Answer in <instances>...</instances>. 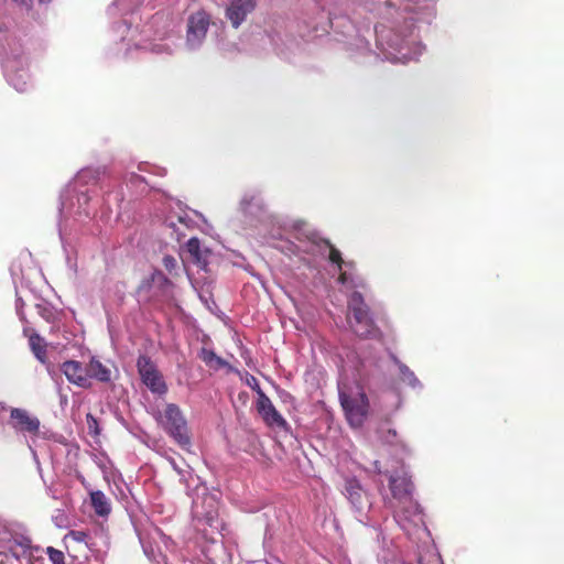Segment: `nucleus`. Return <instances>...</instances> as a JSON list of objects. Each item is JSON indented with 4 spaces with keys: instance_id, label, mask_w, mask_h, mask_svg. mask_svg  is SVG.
Segmentation results:
<instances>
[{
    "instance_id": "a211bd4d",
    "label": "nucleus",
    "mask_w": 564,
    "mask_h": 564,
    "mask_svg": "<svg viewBox=\"0 0 564 564\" xmlns=\"http://www.w3.org/2000/svg\"><path fill=\"white\" fill-rule=\"evenodd\" d=\"M256 6V0H228L225 4V18L234 29H238L254 11Z\"/></svg>"
},
{
    "instance_id": "2f4dec72",
    "label": "nucleus",
    "mask_w": 564,
    "mask_h": 564,
    "mask_svg": "<svg viewBox=\"0 0 564 564\" xmlns=\"http://www.w3.org/2000/svg\"><path fill=\"white\" fill-rule=\"evenodd\" d=\"M47 554L53 564H65V562H64L65 557H64L63 552H61L52 546H48Z\"/></svg>"
},
{
    "instance_id": "6e6552de",
    "label": "nucleus",
    "mask_w": 564,
    "mask_h": 564,
    "mask_svg": "<svg viewBox=\"0 0 564 564\" xmlns=\"http://www.w3.org/2000/svg\"><path fill=\"white\" fill-rule=\"evenodd\" d=\"M346 357L348 365L362 381H369L383 372L382 354L371 344H358Z\"/></svg>"
},
{
    "instance_id": "f257e3e1",
    "label": "nucleus",
    "mask_w": 564,
    "mask_h": 564,
    "mask_svg": "<svg viewBox=\"0 0 564 564\" xmlns=\"http://www.w3.org/2000/svg\"><path fill=\"white\" fill-rule=\"evenodd\" d=\"M237 210L246 225L272 239V246L296 263H315L329 253V241L307 223L272 212L260 187L247 188Z\"/></svg>"
},
{
    "instance_id": "f704fd0d",
    "label": "nucleus",
    "mask_w": 564,
    "mask_h": 564,
    "mask_svg": "<svg viewBox=\"0 0 564 564\" xmlns=\"http://www.w3.org/2000/svg\"><path fill=\"white\" fill-rule=\"evenodd\" d=\"M14 2L30 9L32 7L33 0H13ZM52 0H39L40 3H48Z\"/></svg>"
},
{
    "instance_id": "72a5a7b5",
    "label": "nucleus",
    "mask_w": 564,
    "mask_h": 564,
    "mask_svg": "<svg viewBox=\"0 0 564 564\" xmlns=\"http://www.w3.org/2000/svg\"><path fill=\"white\" fill-rule=\"evenodd\" d=\"M73 540L77 541V542H83L85 543L86 545L88 544V540H89V534L85 531H80V530H74V531H70L69 534H68Z\"/></svg>"
},
{
    "instance_id": "7c9ffc66",
    "label": "nucleus",
    "mask_w": 564,
    "mask_h": 564,
    "mask_svg": "<svg viewBox=\"0 0 564 564\" xmlns=\"http://www.w3.org/2000/svg\"><path fill=\"white\" fill-rule=\"evenodd\" d=\"M202 358L207 365L212 364L213 361H216L218 366H224L226 364L224 359L218 357L213 350L203 349Z\"/></svg>"
},
{
    "instance_id": "4c0bfd02",
    "label": "nucleus",
    "mask_w": 564,
    "mask_h": 564,
    "mask_svg": "<svg viewBox=\"0 0 564 564\" xmlns=\"http://www.w3.org/2000/svg\"><path fill=\"white\" fill-rule=\"evenodd\" d=\"M397 438V432L395 431H389L388 432V436H387V441L388 442H392V440Z\"/></svg>"
},
{
    "instance_id": "b1692460",
    "label": "nucleus",
    "mask_w": 564,
    "mask_h": 564,
    "mask_svg": "<svg viewBox=\"0 0 564 564\" xmlns=\"http://www.w3.org/2000/svg\"><path fill=\"white\" fill-rule=\"evenodd\" d=\"M150 282L162 296H173L174 283L161 270L155 269L151 273Z\"/></svg>"
},
{
    "instance_id": "412c9836",
    "label": "nucleus",
    "mask_w": 564,
    "mask_h": 564,
    "mask_svg": "<svg viewBox=\"0 0 564 564\" xmlns=\"http://www.w3.org/2000/svg\"><path fill=\"white\" fill-rule=\"evenodd\" d=\"M14 536L8 550L17 557H26L32 554V540L28 533V529L21 523V530L13 531Z\"/></svg>"
},
{
    "instance_id": "9d476101",
    "label": "nucleus",
    "mask_w": 564,
    "mask_h": 564,
    "mask_svg": "<svg viewBox=\"0 0 564 564\" xmlns=\"http://www.w3.org/2000/svg\"><path fill=\"white\" fill-rule=\"evenodd\" d=\"M154 417L180 447L188 449L192 446L187 420L177 404L167 403L163 413L158 412Z\"/></svg>"
},
{
    "instance_id": "6ab92c4d",
    "label": "nucleus",
    "mask_w": 564,
    "mask_h": 564,
    "mask_svg": "<svg viewBox=\"0 0 564 564\" xmlns=\"http://www.w3.org/2000/svg\"><path fill=\"white\" fill-rule=\"evenodd\" d=\"M256 386L258 393L257 410L264 422L270 426L286 429V420L276 411L270 398L261 390L259 383L256 382Z\"/></svg>"
},
{
    "instance_id": "473e14b6",
    "label": "nucleus",
    "mask_w": 564,
    "mask_h": 564,
    "mask_svg": "<svg viewBox=\"0 0 564 564\" xmlns=\"http://www.w3.org/2000/svg\"><path fill=\"white\" fill-rule=\"evenodd\" d=\"M86 422L90 434L98 435L100 433L98 420L93 414L86 415Z\"/></svg>"
},
{
    "instance_id": "0eeeda50",
    "label": "nucleus",
    "mask_w": 564,
    "mask_h": 564,
    "mask_svg": "<svg viewBox=\"0 0 564 564\" xmlns=\"http://www.w3.org/2000/svg\"><path fill=\"white\" fill-rule=\"evenodd\" d=\"M192 516L195 529L202 531L204 539L215 542L216 535H221L224 525L218 517V499L208 494L207 488L203 487L202 492L193 499Z\"/></svg>"
},
{
    "instance_id": "dca6fc26",
    "label": "nucleus",
    "mask_w": 564,
    "mask_h": 564,
    "mask_svg": "<svg viewBox=\"0 0 564 564\" xmlns=\"http://www.w3.org/2000/svg\"><path fill=\"white\" fill-rule=\"evenodd\" d=\"M8 425L18 435L34 438L40 433L41 421L36 415L25 409L11 408Z\"/></svg>"
},
{
    "instance_id": "58836bf2",
    "label": "nucleus",
    "mask_w": 564,
    "mask_h": 564,
    "mask_svg": "<svg viewBox=\"0 0 564 564\" xmlns=\"http://www.w3.org/2000/svg\"><path fill=\"white\" fill-rule=\"evenodd\" d=\"M251 381L252 382H249V386L254 390L257 391V386H256V382L258 383L257 379L254 377H251Z\"/></svg>"
},
{
    "instance_id": "ea45409f",
    "label": "nucleus",
    "mask_w": 564,
    "mask_h": 564,
    "mask_svg": "<svg viewBox=\"0 0 564 564\" xmlns=\"http://www.w3.org/2000/svg\"><path fill=\"white\" fill-rule=\"evenodd\" d=\"M29 447H30V449H31V452H32V454H33V457H34V459H35L36 464L40 466V463H39V460H37L36 452L32 448V446H31V445H29Z\"/></svg>"
},
{
    "instance_id": "5701e85b",
    "label": "nucleus",
    "mask_w": 564,
    "mask_h": 564,
    "mask_svg": "<svg viewBox=\"0 0 564 564\" xmlns=\"http://www.w3.org/2000/svg\"><path fill=\"white\" fill-rule=\"evenodd\" d=\"M390 359L397 367L398 376L402 383L406 384L414 391L420 392L423 390L424 386L413 370H411L404 362H402L393 352H390Z\"/></svg>"
},
{
    "instance_id": "f03ea898",
    "label": "nucleus",
    "mask_w": 564,
    "mask_h": 564,
    "mask_svg": "<svg viewBox=\"0 0 564 564\" xmlns=\"http://www.w3.org/2000/svg\"><path fill=\"white\" fill-rule=\"evenodd\" d=\"M436 0H364L367 11L381 17L376 28L377 56L391 63L416 61L424 51L416 22L431 23Z\"/></svg>"
},
{
    "instance_id": "f8f14e48",
    "label": "nucleus",
    "mask_w": 564,
    "mask_h": 564,
    "mask_svg": "<svg viewBox=\"0 0 564 564\" xmlns=\"http://www.w3.org/2000/svg\"><path fill=\"white\" fill-rule=\"evenodd\" d=\"M3 68L7 82L17 91L24 93L32 87L29 58L23 53L8 55L4 59Z\"/></svg>"
},
{
    "instance_id": "e433bc0d",
    "label": "nucleus",
    "mask_w": 564,
    "mask_h": 564,
    "mask_svg": "<svg viewBox=\"0 0 564 564\" xmlns=\"http://www.w3.org/2000/svg\"><path fill=\"white\" fill-rule=\"evenodd\" d=\"M123 1L124 0H115V4L118 6V7H121V6H123ZM128 1L131 2V3H134V2L135 3H142V2H144V0H128Z\"/></svg>"
},
{
    "instance_id": "cd10ccee",
    "label": "nucleus",
    "mask_w": 564,
    "mask_h": 564,
    "mask_svg": "<svg viewBox=\"0 0 564 564\" xmlns=\"http://www.w3.org/2000/svg\"><path fill=\"white\" fill-rule=\"evenodd\" d=\"M21 530V523L19 522H6L0 524V543L8 549L13 540V531Z\"/></svg>"
},
{
    "instance_id": "f3484780",
    "label": "nucleus",
    "mask_w": 564,
    "mask_h": 564,
    "mask_svg": "<svg viewBox=\"0 0 564 564\" xmlns=\"http://www.w3.org/2000/svg\"><path fill=\"white\" fill-rule=\"evenodd\" d=\"M186 251L192 261L204 272H212V267L218 262V254L206 247L196 237L186 242Z\"/></svg>"
},
{
    "instance_id": "a878e982",
    "label": "nucleus",
    "mask_w": 564,
    "mask_h": 564,
    "mask_svg": "<svg viewBox=\"0 0 564 564\" xmlns=\"http://www.w3.org/2000/svg\"><path fill=\"white\" fill-rule=\"evenodd\" d=\"M87 378H94L101 382L111 380V371L104 366L98 359L93 358L86 368Z\"/></svg>"
},
{
    "instance_id": "4be33fe9",
    "label": "nucleus",
    "mask_w": 564,
    "mask_h": 564,
    "mask_svg": "<svg viewBox=\"0 0 564 564\" xmlns=\"http://www.w3.org/2000/svg\"><path fill=\"white\" fill-rule=\"evenodd\" d=\"M62 372L67 380L80 388H86L89 384L86 369L76 360H67L61 367Z\"/></svg>"
},
{
    "instance_id": "bb28decb",
    "label": "nucleus",
    "mask_w": 564,
    "mask_h": 564,
    "mask_svg": "<svg viewBox=\"0 0 564 564\" xmlns=\"http://www.w3.org/2000/svg\"><path fill=\"white\" fill-rule=\"evenodd\" d=\"M189 281H191V285L192 288L195 290V292L197 293L199 300L204 303V304H208L209 301H212V282H204V283H200V281L198 279H192L189 275Z\"/></svg>"
},
{
    "instance_id": "4468645a",
    "label": "nucleus",
    "mask_w": 564,
    "mask_h": 564,
    "mask_svg": "<svg viewBox=\"0 0 564 564\" xmlns=\"http://www.w3.org/2000/svg\"><path fill=\"white\" fill-rule=\"evenodd\" d=\"M137 369L142 383L153 393L162 397L167 393V384L156 365L147 355L137 359Z\"/></svg>"
},
{
    "instance_id": "c9c22d12",
    "label": "nucleus",
    "mask_w": 564,
    "mask_h": 564,
    "mask_svg": "<svg viewBox=\"0 0 564 564\" xmlns=\"http://www.w3.org/2000/svg\"><path fill=\"white\" fill-rule=\"evenodd\" d=\"M23 306H24V302H23V300H22L21 297H17V301H15V310H17V313H18V315H19V317H20L21 319H23V318H24V316H23V312H22Z\"/></svg>"
},
{
    "instance_id": "aec40b11",
    "label": "nucleus",
    "mask_w": 564,
    "mask_h": 564,
    "mask_svg": "<svg viewBox=\"0 0 564 564\" xmlns=\"http://www.w3.org/2000/svg\"><path fill=\"white\" fill-rule=\"evenodd\" d=\"M175 205L177 210L172 212L173 215L169 216L166 219V225L169 227L175 229L176 224L174 218H176L178 224L185 226L186 228H194L198 226L197 220L206 223L205 217L200 213L188 209L187 207L183 206L181 202H175Z\"/></svg>"
},
{
    "instance_id": "2eb2a0df",
    "label": "nucleus",
    "mask_w": 564,
    "mask_h": 564,
    "mask_svg": "<svg viewBox=\"0 0 564 564\" xmlns=\"http://www.w3.org/2000/svg\"><path fill=\"white\" fill-rule=\"evenodd\" d=\"M345 491L356 519L360 523L367 524L370 521L369 512L372 508L370 496L356 479L346 481Z\"/></svg>"
},
{
    "instance_id": "1a4fd4ad",
    "label": "nucleus",
    "mask_w": 564,
    "mask_h": 564,
    "mask_svg": "<svg viewBox=\"0 0 564 564\" xmlns=\"http://www.w3.org/2000/svg\"><path fill=\"white\" fill-rule=\"evenodd\" d=\"M338 395L345 415L354 427L362 425L367 417L369 402L359 384L338 383Z\"/></svg>"
},
{
    "instance_id": "9b49d317",
    "label": "nucleus",
    "mask_w": 564,
    "mask_h": 564,
    "mask_svg": "<svg viewBox=\"0 0 564 564\" xmlns=\"http://www.w3.org/2000/svg\"><path fill=\"white\" fill-rule=\"evenodd\" d=\"M329 23L334 32L343 36L339 41L344 42L351 53L366 54L370 52L369 42L350 18L333 17L329 18Z\"/></svg>"
},
{
    "instance_id": "39448f33",
    "label": "nucleus",
    "mask_w": 564,
    "mask_h": 564,
    "mask_svg": "<svg viewBox=\"0 0 564 564\" xmlns=\"http://www.w3.org/2000/svg\"><path fill=\"white\" fill-rule=\"evenodd\" d=\"M375 468L378 474H384L388 477L391 497L384 498V501L393 510V519L399 527L403 531L409 532L411 525L422 524V509L413 497L414 485L405 466L402 465L392 471H382L380 463L375 462Z\"/></svg>"
},
{
    "instance_id": "a19ab883",
    "label": "nucleus",
    "mask_w": 564,
    "mask_h": 564,
    "mask_svg": "<svg viewBox=\"0 0 564 564\" xmlns=\"http://www.w3.org/2000/svg\"><path fill=\"white\" fill-rule=\"evenodd\" d=\"M380 538H382V542L384 543V541H386V536L383 535V533H382V530H381V529H379V532H378V534H377V539H378V540H380Z\"/></svg>"
},
{
    "instance_id": "ddd939ff",
    "label": "nucleus",
    "mask_w": 564,
    "mask_h": 564,
    "mask_svg": "<svg viewBox=\"0 0 564 564\" xmlns=\"http://www.w3.org/2000/svg\"><path fill=\"white\" fill-rule=\"evenodd\" d=\"M210 23V15L204 10L188 15L184 40V48L187 52H197L203 47Z\"/></svg>"
},
{
    "instance_id": "7ed1b4c3",
    "label": "nucleus",
    "mask_w": 564,
    "mask_h": 564,
    "mask_svg": "<svg viewBox=\"0 0 564 564\" xmlns=\"http://www.w3.org/2000/svg\"><path fill=\"white\" fill-rule=\"evenodd\" d=\"M121 200L122 196L118 192L104 193L99 170H80L59 196L58 228L63 246L70 245L78 234L96 235L99 227L94 218L98 207L102 218L110 212L112 203Z\"/></svg>"
},
{
    "instance_id": "20e7f679",
    "label": "nucleus",
    "mask_w": 564,
    "mask_h": 564,
    "mask_svg": "<svg viewBox=\"0 0 564 564\" xmlns=\"http://www.w3.org/2000/svg\"><path fill=\"white\" fill-rule=\"evenodd\" d=\"M316 260L315 263H306L304 267L318 272L324 264H328L333 273H338L337 283L344 290L352 291L347 297V322L354 334L367 339L381 338L382 333L376 324L367 302L369 286L366 280L356 271L355 264L345 261L340 251L330 243L329 253Z\"/></svg>"
},
{
    "instance_id": "393cba45",
    "label": "nucleus",
    "mask_w": 564,
    "mask_h": 564,
    "mask_svg": "<svg viewBox=\"0 0 564 564\" xmlns=\"http://www.w3.org/2000/svg\"><path fill=\"white\" fill-rule=\"evenodd\" d=\"M90 503L99 517H107L111 511L110 500L101 490L90 492Z\"/></svg>"
},
{
    "instance_id": "c85d7f7f",
    "label": "nucleus",
    "mask_w": 564,
    "mask_h": 564,
    "mask_svg": "<svg viewBox=\"0 0 564 564\" xmlns=\"http://www.w3.org/2000/svg\"><path fill=\"white\" fill-rule=\"evenodd\" d=\"M30 347L36 359L44 364L46 359V348L43 339L39 335L30 337Z\"/></svg>"
},
{
    "instance_id": "c756f323",
    "label": "nucleus",
    "mask_w": 564,
    "mask_h": 564,
    "mask_svg": "<svg viewBox=\"0 0 564 564\" xmlns=\"http://www.w3.org/2000/svg\"><path fill=\"white\" fill-rule=\"evenodd\" d=\"M162 264L170 274H173L178 268L177 259L172 254H165L162 258Z\"/></svg>"
},
{
    "instance_id": "79ce46f5",
    "label": "nucleus",
    "mask_w": 564,
    "mask_h": 564,
    "mask_svg": "<svg viewBox=\"0 0 564 564\" xmlns=\"http://www.w3.org/2000/svg\"><path fill=\"white\" fill-rule=\"evenodd\" d=\"M61 402H62V403H63V402H65V403H66V402H67V397H66V395H61Z\"/></svg>"
},
{
    "instance_id": "423d86ee",
    "label": "nucleus",
    "mask_w": 564,
    "mask_h": 564,
    "mask_svg": "<svg viewBox=\"0 0 564 564\" xmlns=\"http://www.w3.org/2000/svg\"><path fill=\"white\" fill-rule=\"evenodd\" d=\"M163 21L162 14H154L140 30L139 25L132 26V21L123 20L113 26V32L120 42L117 43L116 55L128 56L132 48L149 50L159 55H171L175 51V43L164 39L165 32L154 29Z\"/></svg>"
}]
</instances>
